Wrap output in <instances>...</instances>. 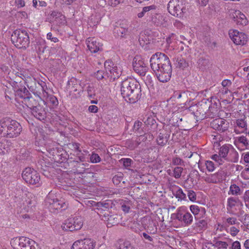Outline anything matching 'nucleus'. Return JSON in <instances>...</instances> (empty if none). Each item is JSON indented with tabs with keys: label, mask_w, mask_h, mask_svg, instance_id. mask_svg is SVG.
Masks as SVG:
<instances>
[{
	"label": "nucleus",
	"mask_w": 249,
	"mask_h": 249,
	"mask_svg": "<svg viewBox=\"0 0 249 249\" xmlns=\"http://www.w3.org/2000/svg\"><path fill=\"white\" fill-rule=\"evenodd\" d=\"M240 200L238 197H231L228 199L227 207H229L231 209L234 207L237 204L239 203Z\"/></svg>",
	"instance_id": "de8ad7c7"
},
{
	"label": "nucleus",
	"mask_w": 249,
	"mask_h": 249,
	"mask_svg": "<svg viewBox=\"0 0 249 249\" xmlns=\"http://www.w3.org/2000/svg\"><path fill=\"white\" fill-rule=\"evenodd\" d=\"M29 238L25 237H20L16 238L13 242V244L17 249H25L28 244H30V242L32 241Z\"/></svg>",
	"instance_id": "aec40b11"
},
{
	"label": "nucleus",
	"mask_w": 249,
	"mask_h": 249,
	"mask_svg": "<svg viewBox=\"0 0 249 249\" xmlns=\"http://www.w3.org/2000/svg\"><path fill=\"white\" fill-rule=\"evenodd\" d=\"M113 32L116 36L125 38L128 34V31L127 28L117 26L114 28Z\"/></svg>",
	"instance_id": "cd10ccee"
},
{
	"label": "nucleus",
	"mask_w": 249,
	"mask_h": 249,
	"mask_svg": "<svg viewBox=\"0 0 249 249\" xmlns=\"http://www.w3.org/2000/svg\"><path fill=\"white\" fill-rule=\"evenodd\" d=\"M219 111L218 107H214L210 106L209 107V109L208 110V116L210 118H214L219 116Z\"/></svg>",
	"instance_id": "a19ab883"
},
{
	"label": "nucleus",
	"mask_w": 249,
	"mask_h": 249,
	"mask_svg": "<svg viewBox=\"0 0 249 249\" xmlns=\"http://www.w3.org/2000/svg\"><path fill=\"white\" fill-rule=\"evenodd\" d=\"M109 74H112L113 75V78H118L122 73V70L120 68H118L117 66H114L112 67L111 70L109 71Z\"/></svg>",
	"instance_id": "09e8293b"
},
{
	"label": "nucleus",
	"mask_w": 249,
	"mask_h": 249,
	"mask_svg": "<svg viewBox=\"0 0 249 249\" xmlns=\"http://www.w3.org/2000/svg\"><path fill=\"white\" fill-rule=\"evenodd\" d=\"M183 168L181 167H176L173 170V177L176 178H179L181 175L183 171Z\"/></svg>",
	"instance_id": "052dcab7"
},
{
	"label": "nucleus",
	"mask_w": 249,
	"mask_h": 249,
	"mask_svg": "<svg viewBox=\"0 0 249 249\" xmlns=\"http://www.w3.org/2000/svg\"><path fill=\"white\" fill-rule=\"evenodd\" d=\"M89 152L87 150H84L83 152L79 151L76 154V160H78L81 162H85L89 159Z\"/></svg>",
	"instance_id": "e433bc0d"
},
{
	"label": "nucleus",
	"mask_w": 249,
	"mask_h": 249,
	"mask_svg": "<svg viewBox=\"0 0 249 249\" xmlns=\"http://www.w3.org/2000/svg\"><path fill=\"white\" fill-rule=\"evenodd\" d=\"M187 195L189 200L191 201H195L196 200V196L195 192L191 190L187 191Z\"/></svg>",
	"instance_id": "338daca9"
},
{
	"label": "nucleus",
	"mask_w": 249,
	"mask_h": 249,
	"mask_svg": "<svg viewBox=\"0 0 249 249\" xmlns=\"http://www.w3.org/2000/svg\"><path fill=\"white\" fill-rule=\"evenodd\" d=\"M42 99L44 102H47L51 104L53 106H56L58 104V100L56 97L53 95L49 94L48 90H47V96H42Z\"/></svg>",
	"instance_id": "c756f323"
},
{
	"label": "nucleus",
	"mask_w": 249,
	"mask_h": 249,
	"mask_svg": "<svg viewBox=\"0 0 249 249\" xmlns=\"http://www.w3.org/2000/svg\"><path fill=\"white\" fill-rule=\"evenodd\" d=\"M95 246V243L92 240L89 238H85L74 242L71 249H94Z\"/></svg>",
	"instance_id": "ddd939ff"
},
{
	"label": "nucleus",
	"mask_w": 249,
	"mask_h": 249,
	"mask_svg": "<svg viewBox=\"0 0 249 249\" xmlns=\"http://www.w3.org/2000/svg\"><path fill=\"white\" fill-rule=\"evenodd\" d=\"M104 66H105V70H104L108 72L111 70L112 67H114L113 66L114 64L111 60H107L105 61V62L104 63Z\"/></svg>",
	"instance_id": "69168bd1"
},
{
	"label": "nucleus",
	"mask_w": 249,
	"mask_h": 249,
	"mask_svg": "<svg viewBox=\"0 0 249 249\" xmlns=\"http://www.w3.org/2000/svg\"><path fill=\"white\" fill-rule=\"evenodd\" d=\"M208 181L210 182L216 183L222 180V173L217 172L215 174H211L208 178Z\"/></svg>",
	"instance_id": "c9c22d12"
},
{
	"label": "nucleus",
	"mask_w": 249,
	"mask_h": 249,
	"mask_svg": "<svg viewBox=\"0 0 249 249\" xmlns=\"http://www.w3.org/2000/svg\"><path fill=\"white\" fill-rule=\"evenodd\" d=\"M9 142L5 138H0V154H4L9 150Z\"/></svg>",
	"instance_id": "7c9ffc66"
},
{
	"label": "nucleus",
	"mask_w": 249,
	"mask_h": 249,
	"mask_svg": "<svg viewBox=\"0 0 249 249\" xmlns=\"http://www.w3.org/2000/svg\"><path fill=\"white\" fill-rule=\"evenodd\" d=\"M235 144L237 143L242 144L246 149H249V141L246 136H241L235 138Z\"/></svg>",
	"instance_id": "72a5a7b5"
},
{
	"label": "nucleus",
	"mask_w": 249,
	"mask_h": 249,
	"mask_svg": "<svg viewBox=\"0 0 249 249\" xmlns=\"http://www.w3.org/2000/svg\"><path fill=\"white\" fill-rule=\"evenodd\" d=\"M102 219L107 222V227H111L119 222V216L117 214H110L105 213Z\"/></svg>",
	"instance_id": "5701e85b"
},
{
	"label": "nucleus",
	"mask_w": 249,
	"mask_h": 249,
	"mask_svg": "<svg viewBox=\"0 0 249 249\" xmlns=\"http://www.w3.org/2000/svg\"><path fill=\"white\" fill-rule=\"evenodd\" d=\"M0 133L7 138H14L19 135L22 127L16 121L4 118L0 121Z\"/></svg>",
	"instance_id": "7ed1b4c3"
},
{
	"label": "nucleus",
	"mask_w": 249,
	"mask_h": 249,
	"mask_svg": "<svg viewBox=\"0 0 249 249\" xmlns=\"http://www.w3.org/2000/svg\"><path fill=\"white\" fill-rule=\"evenodd\" d=\"M90 160L92 163H98L101 161V158L97 154L92 153L90 157Z\"/></svg>",
	"instance_id": "0e129e2a"
},
{
	"label": "nucleus",
	"mask_w": 249,
	"mask_h": 249,
	"mask_svg": "<svg viewBox=\"0 0 249 249\" xmlns=\"http://www.w3.org/2000/svg\"><path fill=\"white\" fill-rule=\"evenodd\" d=\"M173 194L178 199V200H185L186 198V194L183 193L182 189L179 187L178 188L177 190L174 191Z\"/></svg>",
	"instance_id": "37998d69"
},
{
	"label": "nucleus",
	"mask_w": 249,
	"mask_h": 249,
	"mask_svg": "<svg viewBox=\"0 0 249 249\" xmlns=\"http://www.w3.org/2000/svg\"><path fill=\"white\" fill-rule=\"evenodd\" d=\"M234 132L237 134H239L241 133H245L246 135L248 134V128L247 121L244 118L237 119L234 122Z\"/></svg>",
	"instance_id": "dca6fc26"
},
{
	"label": "nucleus",
	"mask_w": 249,
	"mask_h": 249,
	"mask_svg": "<svg viewBox=\"0 0 249 249\" xmlns=\"http://www.w3.org/2000/svg\"><path fill=\"white\" fill-rule=\"evenodd\" d=\"M30 95V93L25 87H21L15 90V96L17 98L23 99L22 103L24 102L25 99H27Z\"/></svg>",
	"instance_id": "a878e982"
},
{
	"label": "nucleus",
	"mask_w": 249,
	"mask_h": 249,
	"mask_svg": "<svg viewBox=\"0 0 249 249\" xmlns=\"http://www.w3.org/2000/svg\"><path fill=\"white\" fill-rule=\"evenodd\" d=\"M25 84L29 90L35 95L39 97L47 96V90H48L46 84L45 82L37 81L32 77H27L25 80Z\"/></svg>",
	"instance_id": "20e7f679"
},
{
	"label": "nucleus",
	"mask_w": 249,
	"mask_h": 249,
	"mask_svg": "<svg viewBox=\"0 0 249 249\" xmlns=\"http://www.w3.org/2000/svg\"><path fill=\"white\" fill-rule=\"evenodd\" d=\"M121 92L125 101L129 103H135L142 95L141 85L133 79L127 78L122 82Z\"/></svg>",
	"instance_id": "f03ea898"
},
{
	"label": "nucleus",
	"mask_w": 249,
	"mask_h": 249,
	"mask_svg": "<svg viewBox=\"0 0 249 249\" xmlns=\"http://www.w3.org/2000/svg\"><path fill=\"white\" fill-rule=\"evenodd\" d=\"M167 9L170 14L178 18H183L187 10L184 0H170Z\"/></svg>",
	"instance_id": "423d86ee"
},
{
	"label": "nucleus",
	"mask_w": 249,
	"mask_h": 249,
	"mask_svg": "<svg viewBox=\"0 0 249 249\" xmlns=\"http://www.w3.org/2000/svg\"><path fill=\"white\" fill-rule=\"evenodd\" d=\"M144 229L150 234H155L157 231L156 224L150 218L148 219L147 224H144Z\"/></svg>",
	"instance_id": "bb28decb"
},
{
	"label": "nucleus",
	"mask_w": 249,
	"mask_h": 249,
	"mask_svg": "<svg viewBox=\"0 0 249 249\" xmlns=\"http://www.w3.org/2000/svg\"><path fill=\"white\" fill-rule=\"evenodd\" d=\"M190 209L192 213L196 215L199 213L200 212L202 213H205V210L203 208H200L198 206L195 205H192L190 207Z\"/></svg>",
	"instance_id": "603ef678"
},
{
	"label": "nucleus",
	"mask_w": 249,
	"mask_h": 249,
	"mask_svg": "<svg viewBox=\"0 0 249 249\" xmlns=\"http://www.w3.org/2000/svg\"><path fill=\"white\" fill-rule=\"evenodd\" d=\"M142 123L141 122L139 121H136L133 125V131L135 132H137L141 134L142 132H143L142 129Z\"/></svg>",
	"instance_id": "13d9d810"
},
{
	"label": "nucleus",
	"mask_w": 249,
	"mask_h": 249,
	"mask_svg": "<svg viewBox=\"0 0 249 249\" xmlns=\"http://www.w3.org/2000/svg\"><path fill=\"white\" fill-rule=\"evenodd\" d=\"M175 218L182 223L185 226L191 225L193 220V215L189 212L184 210L182 208H178L177 213L173 214Z\"/></svg>",
	"instance_id": "9b49d317"
},
{
	"label": "nucleus",
	"mask_w": 249,
	"mask_h": 249,
	"mask_svg": "<svg viewBox=\"0 0 249 249\" xmlns=\"http://www.w3.org/2000/svg\"><path fill=\"white\" fill-rule=\"evenodd\" d=\"M196 227H198L199 230H202L206 228L207 222L204 219L199 220L196 223Z\"/></svg>",
	"instance_id": "680f3d73"
},
{
	"label": "nucleus",
	"mask_w": 249,
	"mask_h": 249,
	"mask_svg": "<svg viewBox=\"0 0 249 249\" xmlns=\"http://www.w3.org/2000/svg\"><path fill=\"white\" fill-rule=\"evenodd\" d=\"M45 203L48 205L49 209L51 210H65L68 207V204L64 199H58L49 194L45 199Z\"/></svg>",
	"instance_id": "1a4fd4ad"
},
{
	"label": "nucleus",
	"mask_w": 249,
	"mask_h": 249,
	"mask_svg": "<svg viewBox=\"0 0 249 249\" xmlns=\"http://www.w3.org/2000/svg\"><path fill=\"white\" fill-rule=\"evenodd\" d=\"M170 136V133L168 131L160 130L157 139L158 144L162 146L165 145L167 143Z\"/></svg>",
	"instance_id": "412c9836"
},
{
	"label": "nucleus",
	"mask_w": 249,
	"mask_h": 249,
	"mask_svg": "<svg viewBox=\"0 0 249 249\" xmlns=\"http://www.w3.org/2000/svg\"><path fill=\"white\" fill-rule=\"evenodd\" d=\"M11 41L18 48L26 49L30 44L29 34L24 29H17L11 35Z\"/></svg>",
	"instance_id": "39448f33"
},
{
	"label": "nucleus",
	"mask_w": 249,
	"mask_h": 249,
	"mask_svg": "<svg viewBox=\"0 0 249 249\" xmlns=\"http://www.w3.org/2000/svg\"><path fill=\"white\" fill-rule=\"evenodd\" d=\"M155 234H152L148 232H143L141 234V236L142 237V240L145 242L153 245L154 244V241L157 238L155 236Z\"/></svg>",
	"instance_id": "c85d7f7f"
},
{
	"label": "nucleus",
	"mask_w": 249,
	"mask_h": 249,
	"mask_svg": "<svg viewBox=\"0 0 249 249\" xmlns=\"http://www.w3.org/2000/svg\"><path fill=\"white\" fill-rule=\"evenodd\" d=\"M126 147L130 150H133L139 146L136 140H128L125 142Z\"/></svg>",
	"instance_id": "3c124183"
},
{
	"label": "nucleus",
	"mask_w": 249,
	"mask_h": 249,
	"mask_svg": "<svg viewBox=\"0 0 249 249\" xmlns=\"http://www.w3.org/2000/svg\"><path fill=\"white\" fill-rule=\"evenodd\" d=\"M70 89V95L71 98L76 99L80 96V92L82 91L80 85L79 87H73Z\"/></svg>",
	"instance_id": "58836bf2"
},
{
	"label": "nucleus",
	"mask_w": 249,
	"mask_h": 249,
	"mask_svg": "<svg viewBox=\"0 0 249 249\" xmlns=\"http://www.w3.org/2000/svg\"><path fill=\"white\" fill-rule=\"evenodd\" d=\"M197 63L199 68L205 69L208 66L209 60L204 57H200L197 61Z\"/></svg>",
	"instance_id": "4d7b16f0"
},
{
	"label": "nucleus",
	"mask_w": 249,
	"mask_h": 249,
	"mask_svg": "<svg viewBox=\"0 0 249 249\" xmlns=\"http://www.w3.org/2000/svg\"><path fill=\"white\" fill-rule=\"evenodd\" d=\"M33 115L40 121L45 120L47 116V111L43 107L40 105L36 106L31 110Z\"/></svg>",
	"instance_id": "a211bd4d"
},
{
	"label": "nucleus",
	"mask_w": 249,
	"mask_h": 249,
	"mask_svg": "<svg viewBox=\"0 0 249 249\" xmlns=\"http://www.w3.org/2000/svg\"><path fill=\"white\" fill-rule=\"evenodd\" d=\"M232 18L237 25L245 26L248 23V20L245 15L240 11L236 10L232 14Z\"/></svg>",
	"instance_id": "f3484780"
},
{
	"label": "nucleus",
	"mask_w": 249,
	"mask_h": 249,
	"mask_svg": "<svg viewBox=\"0 0 249 249\" xmlns=\"http://www.w3.org/2000/svg\"><path fill=\"white\" fill-rule=\"evenodd\" d=\"M210 124L212 128L220 133H223L228 131L229 127V122L226 120L221 118L213 120Z\"/></svg>",
	"instance_id": "4468645a"
},
{
	"label": "nucleus",
	"mask_w": 249,
	"mask_h": 249,
	"mask_svg": "<svg viewBox=\"0 0 249 249\" xmlns=\"http://www.w3.org/2000/svg\"><path fill=\"white\" fill-rule=\"evenodd\" d=\"M23 103L31 110L36 106L39 105L37 101L34 99L31 95H30L27 99H25Z\"/></svg>",
	"instance_id": "473e14b6"
},
{
	"label": "nucleus",
	"mask_w": 249,
	"mask_h": 249,
	"mask_svg": "<svg viewBox=\"0 0 249 249\" xmlns=\"http://www.w3.org/2000/svg\"><path fill=\"white\" fill-rule=\"evenodd\" d=\"M239 160V154L238 152L232 147L230 149L225 160L228 162L237 163Z\"/></svg>",
	"instance_id": "393cba45"
},
{
	"label": "nucleus",
	"mask_w": 249,
	"mask_h": 249,
	"mask_svg": "<svg viewBox=\"0 0 249 249\" xmlns=\"http://www.w3.org/2000/svg\"><path fill=\"white\" fill-rule=\"evenodd\" d=\"M244 200L246 206L249 208V190L247 191L244 195Z\"/></svg>",
	"instance_id": "774afa93"
},
{
	"label": "nucleus",
	"mask_w": 249,
	"mask_h": 249,
	"mask_svg": "<svg viewBox=\"0 0 249 249\" xmlns=\"http://www.w3.org/2000/svg\"><path fill=\"white\" fill-rule=\"evenodd\" d=\"M133 67L134 71L142 76L145 75L148 70V67L140 56H136L134 58Z\"/></svg>",
	"instance_id": "f8f14e48"
},
{
	"label": "nucleus",
	"mask_w": 249,
	"mask_h": 249,
	"mask_svg": "<svg viewBox=\"0 0 249 249\" xmlns=\"http://www.w3.org/2000/svg\"><path fill=\"white\" fill-rule=\"evenodd\" d=\"M229 34L231 39L236 45H243L247 41V36L243 33L237 30H230Z\"/></svg>",
	"instance_id": "2eb2a0df"
},
{
	"label": "nucleus",
	"mask_w": 249,
	"mask_h": 249,
	"mask_svg": "<svg viewBox=\"0 0 249 249\" xmlns=\"http://www.w3.org/2000/svg\"><path fill=\"white\" fill-rule=\"evenodd\" d=\"M83 225V218L81 216H75L66 220L61 227L64 231H73L80 230Z\"/></svg>",
	"instance_id": "0eeeda50"
},
{
	"label": "nucleus",
	"mask_w": 249,
	"mask_h": 249,
	"mask_svg": "<svg viewBox=\"0 0 249 249\" xmlns=\"http://www.w3.org/2000/svg\"><path fill=\"white\" fill-rule=\"evenodd\" d=\"M211 159L214 160L219 165H222L224 163V161L226 160L225 158L216 154L212 155Z\"/></svg>",
	"instance_id": "6e6d98bb"
},
{
	"label": "nucleus",
	"mask_w": 249,
	"mask_h": 249,
	"mask_svg": "<svg viewBox=\"0 0 249 249\" xmlns=\"http://www.w3.org/2000/svg\"><path fill=\"white\" fill-rule=\"evenodd\" d=\"M205 165L207 169L209 172H213L215 169V166L214 163L210 160H207L206 161Z\"/></svg>",
	"instance_id": "e2e57ef3"
},
{
	"label": "nucleus",
	"mask_w": 249,
	"mask_h": 249,
	"mask_svg": "<svg viewBox=\"0 0 249 249\" xmlns=\"http://www.w3.org/2000/svg\"><path fill=\"white\" fill-rule=\"evenodd\" d=\"M79 82L74 77L71 78L68 82V89H70L73 87H79Z\"/></svg>",
	"instance_id": "bf43d9fd"
},
{
	"label": "nucleus",
	"mask_w": 249,
	"mask_h": 249,
	"mask_svg": "<svg viewBox=\"0 0 249 249\" xmlns=\"http://www.w3.org/2000/svg\"><path fill=\"white\" fill-rule=\"evenodd\" d=\"M213 242L214 243L213 246L214 248H217V249H227L228 245L226 242H223L220 241H213Z\"/></svg>",
	"instance_id": "864d4df0"
},
{
	"label": "nucleus",
	"mask_w": 249,
	"mask_h": 249,
	"mask_svg": "<svg viewBox=\"0 0 249 249\" xmlns=\"http://www.w3.org/2000/svg\"><path fill=\"white\" fill-rule=\"evenodd\" d=\"M22 177L29 184L37 185V186L41 184L39 174L33 168L30 167L26 168L22 171Z\"/></svg>",
	"instance_id": "6e6552de"
},
{
	"label": "nucleus",
	"mask_w": 249,
	"mask_h": 249,
	"mask_svg": "<svg viewBox=\"0 0 249 249\" xmlns=\"http://www.w3.org/2000/svg\"><path fill=\"white\" fill-rule=\"evenodd\" d=\"M157 8V6L155 5H151L148 6H145L144 7L142 8V11L138 14V17L139 18H142L143 17L144 15V14L147 12H149L150 11H155Z\"/></svg>",
	"instance_id": "a18cd8bd"
},
{
	"label": "nucleus",
	"mask_w": 249,
	"mask_h": 249,
	"mask_svg": "<svg viewBox=\"0 0 249 249\" xmlns=\"http://www.w3.org/2000/svg\"><path fill=\"white\" fill-rule=\"evenodd\" d=\"M116 247L117 249H134L128 242H123V240H120L117 243Z\"/></svg>",
	"instance_id": "c03bdc74"
},
{
	"label": "nucleus",
	"mask_w": 249,
	"mask_h": 249,
	"mask_svg": "<svg viewBox=\"0 0 249 249\" xmlns=\"http://www.w3.org/2000/svg\"><path fill=\"white\" fill-rule=\"evenodd\" d=\"M151 20L155 25L157 26H162L163 27L166 26V21L165 20V18L161 14L151 13Z\"/></svg>",
	"instance_id": "4be33fe9"
},
{
	"label": "nucleus",
	"mask_w": 249,
	"mask_h": 249,
	"mask_svg": "<svg viewBox=\"0 0 249 249\" xmlns=\"http://www.w3.org/2000/svg\"><path fill=\"white\" fill-rule=\"evenodd\" d=\"M50 20L53 22L56 21L57 24H64L65 22V16L60 12L53 11L50 15Z\"/></svg>",
	"instance_id": "b1692460"
},
{
	"label": "nucleus",
	"mask_w": 249,
	"mask_h": 249,
	"mask_svg": "<svg viewBox=\"0 0 249 249\" xmlns=\"http://www.w3.org/2000/svg\"><path fill=\"white\" fill-rule=\"evenodd\" d=\"M94 76L98 80H101L107 79L110 76V75L108 72L104 70H100L95 72Z\"/></svg>",
	"instance_id": "f704fd0d"
},
{
	"label": "nucleus",
	"mask_w": 249,
	"mask_h": 249,
	"mask_svg": "<svg viewBox=\"0 0 249 249\" xmlns=\"http://www.w3.org/2000/svg\"><path fill=\"white\" fill-rule=\"evenodd\" d=\"M150 62L151 68L159 81L165 83L170 80L172 69L169 58L166 55L157 53L152 56Z\"/></svg>",
	"instance_id": "f257e3e1"
},
{
	"label": "nucleus",
	"mask_w": 249,
	"mask_h": 249,
	"mask_svg": "<svg viewBox=\"0 0 249 249\" xmlns=\"http://www.w3.org/2000/svg\"><path fill=\"white\" fill-rule=\"evenodd\" d=\"M89 202L92 206L95 207L94 210L101 215L103 214V216L105 213L109 212V209L114 205L112 201L109 199L100 202L89 201Z\"/></svg>",
	"instance_id": "9d476101"
},
{
	"label": "nucleus",
	"mask_w": 249,
	"mask_h": 249,
	"mask_svg": "<svg viewBox=\"0 0 249 249\" xmlns=\"http://www.w3.org/2000/svg\"><path fill=\"white\" fill-rule=\"evenodd\" d=\"M86 42L89 50L92 53H96L102 50V45L96 41L95 38H88Z\"/></svg>",
	"instance_id": "6ab92c4d"
},
{
	"label": "nucleus",
	"mask_w": 249,
	"mask_h": 249,
	"mask_svg": "<svg viewBox=\"0 0 249 249\" xmlns=\"http://www.w3.org/2000/svg\"><path fill=\"white\" fill-rule=\"evenodd\" d=\"M157 8V6L155 5H151L148 6H145L144 7L142 8V11L138 14V17L139 18H142L143 17L144 15V14L147 12H149L150 11H155Z\"/></svg>",
	"instance_id": "49530a36"
},
{
	"label": "nucleus",
	"mask_w": 249,
	"mask_h": 249,
	"mask_svg": "<svg viewBox=\"0 0 249 249\" xmlns=\"http://www.w3.org/2000/svg\"><path fill=\"white\" fill-rule=\"evenodd\" d=\"M124 174L121 172H118L112 178V182L115 185H118L123 180Z\"/></svg>",
	"instance_id": "5fc2aeb1"
},
{
	"label": "nucleus",
	"mask_w": 249,
	"mask_h": 249,
	"mask_svg": "<svg viewBox=\"0 0 249 249\" xmlns=\"http://www.w3.org/2000/svg\"><path fill=\"white\" fill-rule=\"evenodd\" d=\"M46 45L44 41H37L35 44V49L37 53H43L46 49Z\"/></svg>",
	"instance_id": "79ce46f5"
},
{
	"label": "nucleus",
	"mask_w": 249,
	"mask_h": 249,
	"mask_svg": "<svg viewBox=\"0 0 249 249\" xmlns=\"http://www.w3.org/2000/svg\"><path fill=\"white\" fill-rule=\"evenodd\" d=\"M230 193L232 195H239L241 194L240 188L236 184H232L230 187V191L229 194H230Z\"/></svg>",
	"instance_id": "8fccbe9b"
},
{
	"label": "nucleus",
	"mask_w": 249,
	"mask_h": 249,
	"mask_svg": "<svg viewBox=\"0 0 249 249\" xmlns=\"http://www.w3.org/2000/svg\"><path fill=\"white\" fill-rule=\"evenodd\" d=\"M223 224L226 226L228 227L230 225L239 224V223L237 221L236 218L234 217H224L222 218Z\"/></svg>",
	"instance_id": "4c0bfd02"
},
{
	"label": "nucleus",
	"mask_w": 249,
	"mask_h": 249,
	"mask_svg": "<svg viewBox=\"0 0 249 249\" xmlns=\"http://www.w3.org/2000/svg\"><path fill=\"white\" fill-rule=\"evenodd\" d=\"M176 62L177 67L182 69H183L189 66L188 62L182 57V56H178L177 57Z\"/></svg>",
	"instance_id": "ea45409f"
},
{
	"label": "nucleus",
	"mask_w": 249,
	"mask_h": 249,
	"mask_svg": "<svg viewBox=\"0 0 249 249\" xmlns=\"http://www.w3.org/2000/svg\"><path fill=\"white\" fill-rule=\"evenodd\" d=\"M232 145L229 144H225L221 146L219 150L218 155L226 159Z\"/></svg>",
	"instance_id": "2f4dec72"
}]
</instances>
